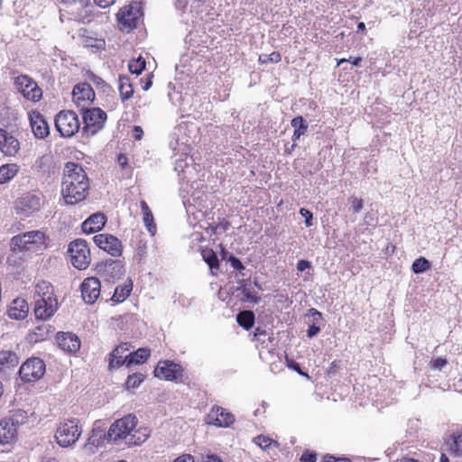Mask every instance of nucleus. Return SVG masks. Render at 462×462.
Returning <instances> with one entry per match:
<instances>
[{
    "instance_id": "10",
    "label": "nucleus",
    "mask_w": 462,
    "mask_h": 462,
    "mask_svg": "<svg viewBox=\"0 0 462 462\" xmlns=\"http://www.w3.org/2000/svg\"><path fill=\"white\" fill-rule=\"evenodd\" d=\"M46 366L39 357L28 358L20 367L19 375L22 381L32 383L40 380L45 374Z\"/></svg>"
},
{
    "instance_id": "6",
    "label": "nucleus",
    "mask_w": 462,
    "mask_h": 462,
    "mask_svg": "<svg viewBox=\"0 0 462 462\" xmlns=\"http://www.w3.org/2000/svg\"><path fill=\"white\" fill-rule=\"evenodd\" d=\"M45 234L32 230L14 236L11 240L13 251H36L45 243Z\"/></svg>"
},
{
    "instance_id": "36",
    "label": "nucleus",
    "mask_w": 462,
    "mask_h": 462,
    "mask_svg": "<svg viewBox=\"0 0 462 462\" xmlns=\"http://www.w3.org/2000/svg\"><path fill=\"white\" fill-rule=\"evenodd\" d=\"M448 449L456 457L462 456V430L453 433L448 441Z\"/></svg>"
},
{
    "instance_id": "40",
    "label": "nucleus",
    "mask_w": 462,
    "mask_h": 462,
    "mask_svg": "<svg viewBox=\"0 0 462 462\" xmlns=\"http://www.w3.org/2000/svg\"><path fill=\"white\" fill-rule=\"evenodd\" d=\"M49 337V328L45 325L37 326L28 336L30 342L38 343Z\"/></svg>"
},
{
    "instance_id": "17",
    "label": "nucleus",
    "mask_w": 462,
    "mask_h": 462,
    "mask_svg": "<svg viewBox=\"0 0 462 462\" xmlns=\"http://www.w3.org/2000/svg\"><path fill=\"white\" fill-rule=\"evenodd\" d=\"M81 297L87 304H94L101 293V283L97 277H88L80 284Z\"/></svg>"
},
{
    "instance_id": "34",
    "label": "nucleus",
    "mask_w": 462,
    "mask_h": 462,
    "mask_svg": "<svg viewBox=\"0 0 462 462\" xmlns=\"http://www.w3.org/2000/svg\"><path fill=\"white\" fill-rule=\"evenodd\" d=\"M19 171V166L15 163L4 164L0 167V184L11 180Z\"/></svg>"
},
{
    "instance_id": "7",
    "label": "nucleus",
    "mask_w": 462,
    "mask_h": 462,
    "mask_svg": "<svg viewBox=\"0 0 462 462\" xmlns=\"http://www.w3.org/2000/svg\"><path fill=\"white\" fill-rule=\"evenodd\" d=\"M83 119L82 132L87 135H95L103 129L106 121V113L99 107L80 111Z\"/></svg>"
},
{
    "instance_id": "23",
    "label": "nucleus",
    "mask_w": 462,
    "mask_h": 462,
    "mask_svg": "<svg viewBox=\"0 0 462 462\" xmlns=\"http://www.w3.org/2000/svg\"><path fill=\"white\" fill-rule=\"evenodd\" d=\"M56 341L61 350L69 354H74L80 348L79 338L70 332H59L56 336Z\"/></svg>"
},
{
    "instance_id": "38",
    "label": "nucleus",
    "mask_w": 462,
    "mask_h": 462,
    "mask_svg": "<svg viewBox=\"0 0 462 462\" xmlns=\"http://www.w3.org/2000/svg\"><path fill=\"white\" fill-rule=\"evenodd\" d=\"M236 321L246 330H249L254 323V314L251 310L240 311L236 316Z\"/></svg>"
},
{
    "instance_id": "63",
    "label": "nucleus",
    "mask_w": 462,
    "mask_h": 462,
    "mask_svg": "<svg viewBox=\"0 0 462 462\" xmlns=\"http://www.w3.org/2000/svg\"><path fill=\"white\" fill-rule=\"evenodd\" d=\"M203 462H223V461L217 455H209V456H207L206 459Z\"/></svg>"
},
{
    "instance_id": "55",
    "label": "nucleus",
    "mask_w": 462,
    "mask_h": 462,
    "mask_svg": "<svg viewBox=\"0 0 462 462\" xmlns=\"http://www.w3.org/2000/svg\"><path fill=\"white\" fill-rule=\"evenodd\" d=\"M321 328L320 326H315V324H310L308 330H307V337L310 338H312L316 337L319 332Z\"/></svg>"
},
{
    "instance_id": "27",
    "label": "nucleus",
    "mask_w": 462,
    "mask_h": 462,
    "mask_svg": "<svg viewBox=\"0 0 462 462\" xmlns=\"http://www.w3.org/2000/svg\"><path fill=\"white\" fill-rule=\"evenodd\" d=\"M151 356V350L148 347H140L135 351L128 353L125 356V361H126V366H131L133 365H141L147 361V359Z\"/></svg>"
},
{
    "instance_id": "21",
    "label": "nucleus",
    "mask_w": 462,
    "mask_h": 462,
    "mask_svg": "<svg viewBox=\"0 0 462 462\" xmlns=\"http://www.w3.org/2000/svg\"><path fill=\"white\" fill-rule=\"evenodd\" d=\"M58 310L57 299L35 300L33 312L39 320L50 319Z\"/></svg>"
},
{
    "instance_id": "18",
    "label": "nucleus",
    "mask_w": 462,
    "mask_h": 462,
    "mask_svg": "<svg viewBox=\"0 0 462 462\" xmlns=\"http://www.w3.org/2000/svg\"><path fill=\"white\" fill-rule=\"evenodd\" d=\"M140 16V7L131 5L129 6H125L119 11L117 14V20L124 29L133 30L136 28Z\"/></svg>"
},
{
    "instance_id": "31",
    "label": "nucleus",
    "mask_w": 462,
    "mask_h": 462,
    "mask_svg": "<svg viewBox=\"0 0 462 462\" xmlns=\"http://www.w3.org/2000/svg\"><path fill=\"white\" fill-rule=\"evenodd\" d=\"M291 125L294 128L291 139L293 143H296V141L307 133L309 125L301 116L294 117L291 121Z\"/></svg>"
},
{
    "instance_id": "19",
    "label": "nucleus",
    "mask_w": 462,
    "mask_h": 462,
    "mask_svg": "<svg viewBox=\"0 0 462 462\" xmlns=\"http://www.w3.org/2000/svg\"><path fill=\"white\" fill-rule=\"evenodd\" d=\"M19 423L17 415L5 418L0 421V444L10 443L15 439Z\"/></svg>"
},
{
    "instance_id": "3",
    "label": "nucleus",
    "mask_w": 462,
    "mask_h": 462,
    "mask_svg": "<svg viewBox=\"0 0 462 462\" xmlns=\"http://www.w3.org/2000/svg\"><path fill=\"white\" fill-rule=\"evenodd\" d=\"M44 195L39 190L23 193L14 201V211L22 219L34 217L44 205Z\"/></svg>"
},
{
    "instance_id": "59",
    "label": "nucleus",
    "mask_w": 462,
    "mask_h": 462,
    "mask_svg": "<svg viewBox=\"0 0 462 462\" xmlns=\"http://www.w3.org/2000/svg\"><path fill=\"white\" fill-rule=\"evenodd\" d=\"M175 6L177 10L185 13L188 6V0H176Z\"/></svg>"
},
{
    "instance_id": "37",
    "label": "nucleus",
    "mask_w": 462,
    "mask_h": 462,
    "mask_svg": "<svg viewBox=\"0 0 462 462\" xmlns=\"http://www.w3.org/2000/svg\"><path fill=\"white\" fill-rule=\"evenodd\" d=\"M201 256L210 268L211 272L219 269V262L216 252L211 248H204L201 250Z\"/></svg>"
},
{
    "instance_id": "49",
    "label": "nucleus",
    "mask_w": 462,
    "mask_h": 462,
    "mask_svg": "<svg viewBox=\"0 0 462 462\" xmlns=\"http://www.w3.org/2000/svg\"><path fill=\"white\" fill-rule=\"evenodd\" d=\"M448 360L444 357H437L430 362V367L433 370L440 371L446 365Z\"/></svg>"
},
{
    "instance_id": "16",
    "label": "nucleus",
    "mask_w": 462,
    "mask_h": 462,
    "mask_svg": "<svg viewBox=\"0 0 462 462\" xmlns=\"http://www.w3.org/2000/svg\"><path fill=\"white\" fill-rule=\"evenodd\" d=\"M93 241L97 247L116 257L122 254V243L113 235L98 234L93 237Z\"/></svg>"
},
{
    "instance_id": "29",
    "label": "nucleus",
    "mask_w": 462,
    "mask_h": 462,
    "mask_svg": "<svg viewBox=\"0 0 462 462\" xmlns=\"http://www.w3.org/2000/svg\"><path fill=\"white\" fill-rule=\"evenodd\" d=\"M35 300L57 299L54 294L53 286L46 281H41L35 285Z\"/></svg>"
},
{
    "instance_id": "24",
    "label": "nucleus",
    "mask_w": 462,
    "mask_h": 462,
    "mask_svg": "<svg viewBox=\"0 0 462 462\" xmlns=\"http://www.w3.org/2000/svg\"><path fill=\"white\" fill-rule=\"evenodd\" d=\"M106 218L103 213H95L88 217L81 225V229L85 234H93L101 230Z\"/></svg>"
},
{
    "instance_id": "41",
    "label": "nucleus",
    "mask_w": 462,
    "mask_h": 462,
    "mask_svg": "<svg viewBox=\"0 0 462 462\" xmlns=\"http://www.w3.org/2000/svg\"><path fill=\"white\" fill-rule=\"evenodd\" d=\"M143 380L144 375L141 373H135L128 375L125 382L126 389L130 390L138 388Z\"/></svg>"
},
{
    "instance_id": "32",
    "label": "nucleus",
    "mask_w": 462,
    "mask_h": 462,
    "mask_svg": "<svg viewBox=\"0 0 462 462\" xmlns=\"http://www.w3.org/2000/svg\"><path fill=\"white\" fill-rule=\"evenodd\" d=\"M132 289L133 283L131 281L123 285H118L115 288L114 294L110 300L115 303H121L128 298Z\"/></svg>"
},
{
    "instance_id": "4",
    "label": "nucleus",
    "mask_w": 462,
    "mask_h": 462,
    "mask_svg": "<svg viewBox=\"0 0 462 462\" xmlns=\"http://www.w3.org/2000/svg\"><path fill=\"white\" fill-rule=\"evenodd\" d=\"M194 128V125L182 121L179 123L171 135L170 147L175 155L179 153L189 154L191 152L192 142L190 141V134Z\"/></svg>"
},
{
    "instance_id": "52",
    "label": "nucleus",
    "mask_w": 462,
    "mask_h": 462,
    "mask_svg": "<svg viewBox=\"0 0 462 462\" xmlns=\"http://www.w3.org/2000/svg\"><path fill=\"white\" fill-rule=\"evenodd\" d=\"M300 461V462H316L317 461V454L313 451L306 450L301 455Z\"/></svg>"
},
{
    "instance_id": "51",
    "label": "nucleus",
    "mask_w": 462,
    "mask_h": 462,
    "mask_svg": "<svg viewBox=\"0 0 462 462\" xmlns=\"http://www.w3.org/2000/svg\"><path fill=\"white\" fill-rule=\"evenodd\" d=\"M300 214L305 218L306 226L310 227L313 225V214L307 208H300Z\"/></svg>"
},
{
    "instance_id": "26",
    "label": "nucleus",
    "mask_w": 462,
    "mask_h": 462,
    "mask_svg": "<svg viewBox=\"0 0 462 462\" xmlns=\"http://www.w3.org/2000/svg\"><path fill=\"white\" fill-rule=\"evenodd\" d=\"M7 312L8 316L13 319H24L29 312L28 303L25 300L17 298L13 300Z\"/></svg>"
},
{
    "instance_id": "14",
    "label": "nucleus",
    "mask_w": 462,
    "mask_h": 462,
    "mask_svg": "<svg viewBox=\"0 0 462 462\" xmlns=\"http://www.w3.org/2000/svg\"><path fill=\"white\" fill-rule=\"evenodd\" d=\"M97 273L107 282L120 279L125 273L124 265L120 260L106 259L96 266Z\"/></svg>"
},
{
    "instance_id": "56",
    "label": "nucleus",
    "mask_w": 462,
    "mask_h": 462,
    "mask_svg": "<svg viewBox=\"0 0 462 462\" xmlns=\"http://www.w3.org/2000/svg\"><path fill=\"white\" fill-rule=\"evenodd\" d=\"M311 268V263L308 260H299L297 263V270L299 272H304L307 269Z\"/></svg>"
},
{
    "instance_id": "30",
    "label": "nucleus",
    "mask_w": 462,
    "mask_h": 462,
    "mask_svg": "<svg viewBox=\"0 0 462 462\" xmlns=\"http://www.w3.org/2000/svg\"><path fill=\"white\" fill-rule=\"evenodd\" d=\"M239 289L242 291L244 300L256 304L260 301L261 298L257 296L256 292L251 288V281L249 278H243L239 282Z\"/></svg>"
},
{
    "instance_id": "5",
    "label": "nucleus",
    "mask_w": 462,
    "mask_h": 462,
    "mask_svg": "<svg viewBox=\"0 0 462 462\" xmlns=\"http://www.w3.org/2000/svg\"><path fill=\"white\" fill-rule=\"evenodd\" d=\"M82 433L80 421L77 418L67 419L60 422L55 439L57 443L62 448H68L74 445Z\"/></svg>"
},
{
    "instance_id": "28",
    "label": "nucleus",
    "mask_w": 462,
    "mask_h": 462,
    "mask_svg": "<svg viewBox=\"0 0 462 462\" xmlns=\"http://www.w3.org/2000/svg\"><path fill=\"white\" fill-rule=\"evenodd\" d=\"M19 363L17 355L12 351L0 352V374L15 367Z\"/></svg>"
},
{
    "instance_id": "20",
    "label": "nucleus",
    "mask_w": 462,
    "mask_h": 462,
    "mask_svg": "<svg viewBox=\"0 0 462 462\" xmlns=\"http://www.w3.org/2000/svg\"><path fill=\"white\" fill-rule=\"evenodd\" d=\"M235 422V416L226 409L215 406L208 415V423L220 428H228Z\"/></svg>"
},
{
    "instance_id": "13",
    "label": "nucleus",
    "mask_w": 462,
    "mask_h": 462,
    "mask_svg": "<svg viewBox=\"0 0 462 462\" xmlns=\"http://www.w3.org/2000/svg\"><path fill=\"white\" fill-rule=\"evenodd\" d=\"M94 99L95 92L88 83H79L73 88L72 100L79 111L88 109Z\"/></svg>"
},
{
    "instance_id": "45",
    "label": "nucleus",
    "mask_w": 462,
    "mask_h": 462,
    "mask_svg": "<svg viewBox=\"0 0 462 462\" xmlns=\"http://www.w3.org/2000/svg\"><path fill=\"white\" fill-rule=\"evenodd\" d=\"M258 60L261 64L278 63L282 60V55L278 51H273L270 54H261Z\"/></svg>"
},
{
    "instance_id": "12",
    "label": "nucleus",
    "mask_w": 462,
    "mask_h": 462,
    "mask_svg": "<svg viewBox=\"0 0 462 462\" xmlns=\"http://www.w3.org/2000/svg\"><path fill=\"white\" fill-rule=\"evenodd\" d=\"M14 85L15 89L29 101L37 102L42 98V89L38 87L37 83L27 75H20L14 78Z\"/></svg>"
},
{
    "instance_id": "58",
    "label": "nucleus",
    "mask_w": 462,
    "mask_h": 462,
    "mask_svg": "<svg viewBox=\"0 0 462 462\" xmlns=\"http://www.w3.org/2000/svg\"><path fill=\"white\" fill-rule=\"evenodd\" d=\"M228 221H222L217 225H215V233H218L219 231L225 232L229 228Z\"/></svg>"
},
{
    "instance_id": "22",
    "label": "nucleus",
    "mask_w": 462,
    "mask_h": 462,
    "mask_svg": "<svg viewBox=\"0 0 462 462\" xmlns=\"http://www.w3.org/2000/svg\"><path fill=\"white\" fill-rule=\"evenodd\" d=\"M29 120L35 138L44 139L50 134L49 125L40 112L32 111L29 113Z\"/></svg>"
},
{
    "instance_id": "48",
    "label": "nucleus",
    "mask_w": 462,
    "mask_h": 462,
    "mask_svg": "<svg viewBox=\"0 0 462 462\" xmlns=\"http://www.w3.org/2000/svg\"><path fill=\"white\" fill-rule=\"evenodd\" d=\"M307 317L311 319L310 322L315 324V326H320V323L323 321L322 314L314 308L309 310Z\"/></svg>"
},
{
    "instance_id": "50",
    "label": "nucleus",
    "mask_w": 462,
    "mask_h": 462,
    "mask_svg": "<svg viewBox=\"0 0 462 462\" xmlns=\"http://www.w3.org/2000/svg\"><path fill=\"white\" fill-rule=\"evenodd\" d=\"M349 202L351 204V208L354 213H359L364 207L363 200L356 197H350Z\"/></svg>"
},
{
    "instance_id": "60",
    "label": "nucleus",
    "mask_w": 462,
    "mask_h": 462,
    "mask_svg": "<svg viewBox=\"0 0 462 462\" xmlns=\"http://www.w3.org/2000/svg\"><path fill=\"white\" fill-rule=\"evenodd\" d=\"M143 134V131L141 126L135 125L133 128V136L135 140H141Z\"/></svg>"
},
{
    "instance_id": "44",
    "label": "nucleus",
    "mask_w": 462,
    "mask_h": 462,
    "mask_svg": "<svg viewBox=\"0 0 462 462\" xmlns=\"http://www.w3.org/2000/svg\"><path fill=\"white\" fill-rule=\"evenodd\" d=\"M430 262L424 257H420L413 262L411 270L414 273H422L430 269Z\"/></svg>"
},
{
    "instance_id": "64",
    "label": "nucleus",
    "mask_w": 462,
    "mask_h": 462,
    "mask_svg": "<svg viewBox=\"0 0 462 462\" xmlns=\"http://www.w3.org/2000/svg\"><path fill=\"white\" fill-rule=\"evenodd\" d=\"M396 462H420V461L418 459H415L409 456H403L401 458L397 459Z\"/></svg>"
},
{
    "instance_id": "25",
    "label": "nucleus",
    "mask_w": 462,
    "mask_h": 462,
    "mask_svg": "<svg viewBox=\"0 0 462 462\" xmlns=\"http://www.w3.org/2000/svg\"><path fill=\"white\" fill-rule=\"evenodd\" d=\"M130 346L128 343H121L110 353L108 364L110 369L120 367L123 365H126L125 356L127 355L126 353L129 352Z\"/></svg>"
},
{
    "instance_id": "2",
    "label": "nucleus",
    "mask_w": 462,
    "mask_h": 462,
    "mask_svg": "<svg viewBox=\"0 0 462 462\" xmlns=\"http://www.w3.org/2000/svg\"><path fill=\"white\" fill-rule=\"evenodd\" d=\"M137 423V417L132 413L115 420L107 431V440L117 442L129 437L127 442L129 445H141L148 439L149 433L146 432V430L144 432L135 430Z\"/></svg>"
},
{
    "instance_id": "46",
    "label": "nucleus",
    "mask_w": 462,
    "mask_h": 462,
    "mask_svg": "<svg viewBox=\"0 0 462 462\" xmlns=\"http://www.w3.org/2000/svg\"><path fill=\"white\" fill-rule=\"evenodd\" d=\"M254 442L256 445H258L262 449L268 448L273 443L277 445L276 441H273L272 439H270L269 437H266L264 435L256 436L254 439Z\"/></svg>"
},
{
    "instance_id": "33",
    "label": "nucleus",
    "mask_w": 462,
    "mask_h": 462,
    "mask_svg": "<svg viewBox=\"0 0 462 462\" xmlns=\"http://www.w3.org/2000/svg\"><path fill=\"white\" fill-rule=\"evenodd\" d=\"M118 89L120 97L123 101L129 99L133 97L134 88L130 80V78L125 75L119 76L118 79Z\"/></svg>"
},
{
    "instance_id": "1",
    "label": "nucleus",
    "mask_w": 462,
    "mask_h": 462,
    "mask_svg": "<svg viewBox=\"0 0 462 462\" xmlns=\"http://www.w3.org/2000/svg\"><path fill=\"white\" fill-rule=\"evenodd\" d=\"M89 180L83 167L69 162L64 168L61 195L68 205H76L84 200L88 193Z\"/></svg>"
},
{
    "instance_id": "11",
    "label": "nucleus",
    "mask_w": 462,
    "mask_h": 462,
    "mask_svg": "<svg viewBox=\"0 0 462 462\" xmlns=\"http://www.w3.org/2000/svg\"><path fill=\"white\" fill-rule=\"evenodd\" d=\"M62 3L69 5L68 11L71 15V19L82 23H88L94 19L92 9L94 6L90 4V0H61Z\"/></svg>"
},
{
    "instance_id": "39",
    "label": "nucleus",
    "mask_w": 462,
    "mask_h": 462,
    "mask_svg": "<svg viewBox=\"0 0 462 462\" xmlns=\"http://www.w3.org/2000/svg\"><path fill=\"white\" fill-rule=\"evenodd\" d=\"M173 154H175V153L173 152ZM174 157H175V168L174 169L179 173L186 172V170L193 162V160L189 156V154L179 153L178 155H174Z\"/></svg>"
},
{
    "instance_id": "42",
    "label": "nucleus",
    "mask_w": 462,
    "mask_h": 462,
    "mask_svg": "<svg viewBox=\"0 0 462 462\" xmlns=\"http://www.w3.org/2000/svg\"><path fill=\"white\" fill-rule=\"evenodd\" d=\"M103 439H107V432L105 433L103 430L95 427L92 430L91 436L88 438V444L97 447L100 445Z\"/></svg>"
},
{
    "instance_id": "61",
    "label": "nucleus",
    "mask_w": 462,
    "mask_h": 462,
    "mask_svg": "<svg viewBox=\"0 0 462 462\" xmlns=\"http://www.w3.org/2000/svg\"><path fill=\"white\" fill-rule=\"evenodd\" d=\"M173 462H194V457L189 454H184L178 457Z\"/></svg>"
},
{
    "instance_id": "35",
    "label": "nucleus",
    "mask_w": 462,
    "mask_h": 462,
    "mask_svg": "<svg viewBox=\"0 0 462 462\" xmlns=\"http://www.w3.org/2000/svg\"><path fill=\"white\" fill-rule=\"evenodd\" d=\"M141 208L143 214V223L152 236H154L156 232V226L153 222V216L150 210L147 203L143 200L141 201Z\"/></svg>"
},
{
    "instance_id": "57",
    "label": "nucleus",
    "mask_w": 462,
    "mask_h": 462,
    "mask_svg": "<svg viewBox=\"0 0 462 462\" xmlns=\"http://www.w3.org/2000/svg\"><path fill=\"white\" fill-rule=\"evenodd\" d=\"M340 368V361L334 360L328 370V374L334 375L337 374V370Z\"/></svg>"
},
{
    "instance_id": "53",
    "label": "nucleus",
    "mask_w": 462,
    "mask_h": 462,
    "mask_svg": "<svg viewBox=\"0 0 462 462\" xmlns=\"http://www.w3.org/2000/svg\"><path fill=\"white\" fill-rule=\"evenodd\" d=\"M287 365L289 368L292 369L293 371L297 372L299 374L303 376H309L307 374L303 373L301 371L300 365L299 363L295 362L294 360L286 358Z\"/></svg>"
},
{
    "instance_id": "8",
    "label": "nucleus",
    "mask_w": 462,
    "mask_h": 462,
    "mask_svg": "<svg viewBox=\"0 0 462 462\" xmlns=\"http://www.w3.org/2000/svg\"><path fill=\"white\" fill-rule=\"evenodd\" d=\"M68 253L72 265L79 270L87 269L91 261L88 243L83 239H76L69 243Z\"/></svg>"
},
{
    "instance_id": "62",
    "label": "nucleus",
    "mask_w": 462,
    "mask_h": 462,
    "mask_svg": "<svg viewBox=\"0 0 462 462\" xmlns=\"http://www.w3.org/2000/svg\"><path fill=\"white\" fill-rule=\"evenodd\" d=\"M94 2L99 7L106 8L114 3V0H94Z\"/></svg>"
},
{
    "instance_id": "43",
    "label": "nucleus",
    "mask_w": 462,
    "mask_h": 462,
    "mask_svg": "<svg viewBox=\"0 0 462 462\" xmlns=\"http://www.w3.org/2000/svg\"><path fill=\"white\" fill-rule=\"evenodd\" d=\"M128 69L132 74L138 76L145 69V60L142 57L133 60L129 62Z\"/></svg>"
},
{
    "instance_id": "54",
    "label": "nucleus",
    "mask_w": 462,
    "mask_h": 462,
    "mask_svg": "<svg viewBox=\"0 0 462 462\" xmlns=\"http://www.w3.org/2000/svg\"><path fill=\"white\" fill-rule=\"evenodd\" d=\"M345 62H350L352 65L358 67L361 65L362 58L361 57H349V59H341L338 60L337 65H341Z\"/></svg>"
},
{
    "instance_id": "9",
    "label": "nucleus",
    "mask_w": 462,
    "mask_h": 462,
    "mask_svg": "<svg viewBox=\"0 0 462 462\" xmlns=\"http://www.w3.org/2000/svg\"><path fill=\"white\" fill-rule=\"evenodd\" d=\"M55 127L62 137H71L80 129L78 115L71 110H62L55 116Z\"/></svg>"
},
{
    "instance_id": "15",
    "label": "nucleus",
    "mask_w": 462,
    "mask_h": 462,
    "mask_svg": "<svg viewBox=\"0 0 462 462\" xmlns=\"http://www.w3.org/2000/svg\"><path fill=\"white\" fill-rule=\"evenodd\" d=\"M183 369L180 365L171 360L160 361L154 371V376L165 381H174L182 376Z\"/></svg>"
},
{
    "instance_id": "47",
    "label": "nucleus",
    "mask_w": 462,
    "mask_h": 462,
    "mask_svg": "<svg viewBox=\"0 0 462 462\" xmlns=\"http://www.w3.org/2000/svg\"><path fill=\"white\" fill-rule=\"evenodd\" d=\"M228 263H230V265L235 269V270H237L239 271L240 274L243 276V277H245L247 274L245 273H244V271L245 270V265L243 264V263L240 261L239 258L236 257L235 255L231 254L229 257H228Z\"/></svg>"
}]
</instances>
